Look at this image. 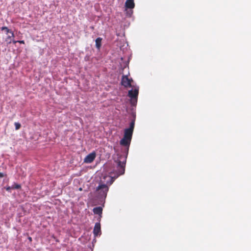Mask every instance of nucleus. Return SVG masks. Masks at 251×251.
I'll return each instance as SVG.
<instances>
[{"mask_svg": "<svg viewBox=\"0 0 251 251\" xmlns=\"http://www.w3.org/2000/svg\"><path fill=\"white\" fill-rule=\"evenodd\" d=\"M125 6L127 8L132 9L135 6L133 0H126L125 3Z\"/></svg>", "mask_w": 251, "mask_h": 251, "instance_id": "obj_8", "label": "nucleus"}, {"mask_svg": "<svg viewBox=\"0 0 251 251\" xmlns=\"http://www.w3.org/2000/svg\"><path fill=\"white\" fill-rule=\"evenodd\" d=\"M135 125V118L133 119L131 122L130 123L129 127L126 128L127 129H130L131 131H133Z\"/></svg>", "mask_w": 251, "mask_h": 251, "instance_id": "obj_13", "label": "nucleus"}, {"mask_svg": "<svg viewBox=\"0 0 251 251\" xmlns=\"http://www.w3.org/2000/svg\"><path fill=\"white\" fill-rule=\"evenodd\" d=\"M11 188L12 189H19L21 188V186L20 184L17 183H14L12 186Z\"/></svg>", "mask_w": 251, "mask_h": 251, "instance_id": "obj_15", "label": "nucleus"}, {"mask_svg": "<svg viewBox=\"0 0 251 251\" xmlns=\"http://www.w3.org/2000/svg\"><path fill=\"white\" fill-rule=\"evenodd\" d=\"M29 240L31 241V237H29Z\"/></svg>", "mask_w": 251, "mask_h": 251, "instance_id": "obj_21", "label": "nucleus"}, {"mask_svg": "<svg viewBox=\"0 0 251 251\" xmlns=\"http://www.w3.org/2000/svg\"><path fill=\"white\" fill-rule=\"evenodd\" d=\"M93 233L95 237L101 234V227L100 223H96L95 224L93 230Z\"/></svg>", "mask_w": 251, "mask_h": 251, "instance_id": "obj_6", "label": "nucleus"}, {"mask_svg": "<svg viewBox=\"0 0 251 251\" xmlns=\"http://www.w3.org/2000/svg\"><path fill=\"white\" fill-rule=\"evenodd\" d=\"M1 30L2 31H4L5 34H9V33H10L13 32L12 31H11L10 29H9L6 26H2V27H1Z\"/></svg>", "mask_w": 251, "mask_h": 251, "instance_id": "obj_14", "label": "nucleus"}, {"mask_svg": "<svg viewBox=\"0 0 251 251\" xmlns=\"http://www.w3.org/2000/svg\"><path fill=\"white\" fill-rule=\"evenodd\" d=\"M96 156V154L95 152L93 151L85 157L84 162L86 163H91L95 160Z\"/></svg>", "mask_w": 251, "mask_h": 251, "instance_id": "obj_5", "label": "nucleus"}, {"mask_svg": "<svg viewBox=\"0 0 251 251\" xmlns=\"http://www.w3.org/2000/svg\"><path fill=\"white\" fill-rule=\"evenodd\" d=\"M131 140L130 139H127V138L123 137V138L120 141V144L122 146L128 147L130 144Z\"/></svg>", "mask_w": 251, "mask_h": 251, "instance_id": "obj_9", "label": "nucleus"}, {"mask_svg": "<svg viewBox=\"0 0 251 251\" xmlns=\"http://www.w3.org/2000/svg\"><path fill=\"white\" fill-rule=\"evenodd\" d=\"M139 93L138 88L130 90L128 91V96L130 98V103L132 106H135L137 101V97Z\"/></svg>", "mask_w": 251, "mask_h": 251, "instance_id": "obj_2", "label": "nucleus"}, {"mask_svg": "<svg viewBox=\"0 0 251 251\" xmlns=\"http://www.w3.org/2000/svg\"><path fill=\"white\" fill-rule=\"evenodd\" d=\"M18 43H20V44H24L25 41L24 40L18 41Z\"/></svg>", "mask_w": 251, "mask_h": 251, "instance_id": "obj_20", "label": "nucleus"}, {"mask_svg": "<svg viewBox=\"0 0 251 251\" xmlns=\"http://www.w3.org/2000/svg\"><path fill=\"white\" fill-rule=\"evenodd\" d=\"M6 175H4L3 173H0V178H2L4 177V176H6Z\"/></svg>", "mask_w": 251, "mask_h": 251, "instance_id": "obj_18", "label": "nucleus"}, {"mask_svg": "<svg viewBox=\"0 0 251 251\" xmlns=\"http://www.w3.org/2000/svg\"><path fill=\"white\" fill-rule=\"evenodd\" d=\"M5 189H6V191H10V190H11V189H12V188H11V187H10V186H7V187H6V188H5Z\"/></svg>", "mask_w": 251, "mask_h": 251, "instance_id": "obj_17", "label": "nucleus"}, {"mask_svg": "<svg viewBox=\"0 0 251 251\" xmlns=\"http://www.w3.org/2000/svg\"><path fill=\"white\" fill-rule=\"evenodd\" d=\"M93 212L95 214H98L100 216H101L102 212V208L100 207H96L93 208Z\"/></svg>", "mask_w": 251, "mask_h": 251, "instance_id": "obj_11", "label": "nucleus"}, {"mask_svg": "<svg viewBox=\"0 0 251 251\" xmlns=\"http://www.w3.org/2000/svg\"><path fill=\"white\" fill-rule=\"evenodd\" d=\"M133 81L132 78H129L127 75H123L121 79V84L125 88L132 87V82Z\"/></svg>", "mask_w": 251, "mask_h": 251, "instance_id": "obj_4", "label": "nucleus"}, {"mask_svg": "<svg viewBox=\"0 0 251 251\" xmlns=\"http://www.w3.org/2000/svg\"><path fill=\"white\" fill-rule=\"evenodd\" d=\"M133 132V131H131L130 129H125L124 137L127 138V139L131 140Z\"/></svg>", "mask_w": 251, "mask_h": 251, "instance_id": "obj_7", "label": "nucleus"}, {"mask_svg": "<svg viewBox=\"0 0 251 251\" xmlns=\"http://www.w3.org/2000/svg\"><path fill=\"white\" fill-rule=\"evenodd\" d=\"M125 165L126 163L124 161L122 162L121 161H118V166L117 169L111 172L110 174L112 175L114 174V176H111V182L110 185H111L119 176L124 174L125 172Z\"/></svg>", "mask_w": 251, "mask_h": 251, "instance_id": "obj_1", "label": "nucleus"}, {"mask_svg": "<svg viewBox=\"0 0 251 251\" xmlns=\"http://www.w3.org/2000/svg\"><path fill=\"white\" fill-rule=\"evenodd\" d=\"M12 42L15 44L16 43L18 42V41H16L14 39V38L12 39Z\"/></svg>", "mask_w": 251, "mask_h": 251, "instance_id": "obj_19", "label": "nucleus"}, {"mask_svg": "<svg viewBox=\"0 0 251 251\" xmlns=\"http://www.w3.org/2000/svg\"><path fill=\"white\" fill-rule=\"evenodd\" d=\"M109 188L106 184H100L97 189L96 191L98 192L100 197L101 198H105L107 196Z\"/></svg>", "mask_w": 251, "mask_h": 251, "instance_id": "obj_3", "label": "nucleus"}, {"mask_svg": "<svg viewBox=\"0 0 251 251\" xmlns=\"http://www.w3.org/2000/svg\"><path fill=\"white\" fill-rule=\"evenodd\" d=\"M14 125L15 126V129L18 130L21 128V125L19 123L15 122L14 123Z\"/></svg>", "mask_w": 251, "mask_h": 251, "instance_id": "obj_16", "label": "nucleus"}, {"mask_svg": "<svg viewBox=\"0 0 251 251\" xmlns=\"http://www.w3.org/2000/svg\"><path fill=\"white\" fill-rule=\"evenodd\" d=\"M102 38L98 37L96 39V47L97 49L100 50L101 46Z\"/></svg>", "mask_w": 251, "mask_h": 251, "instance_id": "obj_12", "label": "nucleus"}, {"mask_svg": "<svg viewBox=\"0 0 251 251\" xmlns=\"http://www.w3.org/2000/svg\"><path fill=\"white\" fill-rule=\"evenodd\" d=\"M10 35H8L5 39V41L7 44H10L12 43V39L14 37V34L13 32L9 33Z\"/></svg>", "mask_w": 251, "mask_h": 251, "instance_id": "obj_10", "label": "nucleus"}]
</instances>
